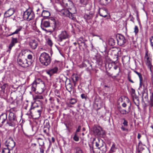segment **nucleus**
<instances>
[{"mask_svg":"<svg viewBox=\"0 0 153 153\" xmlns=\"http://www.w3.org/2000/svg\"><path fill=\"white\" fill-rule=\"evenodd\" d=\"M39 60L41 64L47 66L51 62V57L49 54L45 52L42 53L40 56Z\"/></svg>","mask_w":153,"mask_h":153,"instance_id":"1","label":"nucleus"},{"mask_svg":"<svg viewBox=\"0 0 153 153\" xmlns=\"http://www.w3.org/2000/svg\"><path fill=\"white\" fill-rule=\"evenodd\" d=\"M61 29V27L60 23L57 21H54L53 25L51 27H50V28L48 29H43V30L45 31L47 33H54L55 35L57 34V31Z\"/></svg>","mask_w":153,"mask_h":153,"instance_id":"2","label":"nucleus"},{"mask_svg":"<svg viewBox=\"0 0 153 153\" xmlns=\"http://www.w3.org/2000/svg\"><path fill=\"white\" fill-rule=\"evenodd\" d=\"M34 14L32 9L29 8L25 11L23 14V18L25 20L29 21L34 18Z\"/></svg>","mask_w":153,"mask_h":153,"instance_id":"3","label":"nucleus"},{"mask_svg":"<svg viewBox=\"0 0 153 153\" xmlns=\"http://www.w3.org/2000/svg\"><path fill=\"white\" fill-rule=\"evenodd\" d=\"M9 120L7 122L6 124L9 126H14L17 123L16 117L15 113L10 112L8 116Z\"/></svg>","mask_w":153,"mask_h":153,"instance_id":"4","label":"nucleus"},{"mask_svg":"<svg viewBox=\"0 0 153 153\" xmlns=\"http://www.w3.org/2000/svg\"><path fill=\"white\" fill-rule=\"evenodd\" d=\"M59 14L62 16L68 17L73 20H74L75 18L74 17L73 14L66 9H62L59 11Z\"/></svg>","mask_w":153,"mask_h":153,"instance_id":"5","label":"nucleus"},{"mask_svg":"<svg viewBox=\"0 0 153 153\" xmlns=\"http://www.w3.org/2000/svg\"><path fill=\"white\" fill-rule=\"evenodd\" d=\"M69 37L68 33L65 30H63L61 31L60 33L58 36L57 40L61 42L63 40L68 39Z\"/></svg>","mask_w":153,"mask_h":153,"instance_id":"6","label":"nucleus"},{"mask_svg":"<svg viewBox=\"0 0 153 153\" xmlns=\"http://www.w3.org/2000/svg\"><path fill=\"white\" fill-rule=\"evenodd\" d=\"M15 145V142L12 138H9L5 142V146L8 147L10 149L12 150Z\"/></svg>","mask_w":153,"mask_h":153,"instance_id":"7","label":"nucleus"},{"mask_svg":"<svg viewBox=\"0 0 153 153\" xmlns=\"http://www.w3.org/2000/svg\"><path fill=\"white\" fill-rule=\"evenodd\" d=\"M91 151H92L94 153H105L106 151V148L105 145H104L99 149H94L93 147H90Z\"/></svg>","mask_w":153,"mask_h":153,"instance_id":"8","label":"nucleus"},{"mask_svg":"<svg viewBox=\"0 0 153 153\" xmlns=\"http://www.w3.org/2000/svg\"><path fill=\"white\" fill-rule=\"evenodd\" d=\"M116 37L118 44L120 46H123L126 43V40L123 35L119 34L116 35Z\"/></svg>","mask_w":153,"mask_h":153,"instance_id":"9","label":"nucleus"},{"mask_svg":"<svg viewBox=\"0 0 153 153\" xmlns=\"http://www.w3.org/2000/svg\"><path fill=\"white\" fill-rule=\"evenodd\" d=\"M41 82V83L43 84L44 86V82L41 79L38 78L35 79L31 85V89L32 91L35 92L36 90V88L37 84Z\"/></svg>","mask_w":153,"mask_h":153,"instance_id":"10","label":"nucleus"},{"mask_svg":"<svg viewBox=\"0 0 153 153\" xmlns=\"http://www.w3.org/2000/svg\"><path fill=\"white\" fill-rule=\"evenodd\" d=\"M17 61L18 64L23 68H26L30 66L27 59H22L18 57Z\"/></svg>","mask_w":153,"mask_h":153,"instance_id":"11","label":"nucleus"},{"mask_svg":"<svg viewBox=\"0 0 153 153\" xmlns=\"http://www.w3.org/2000/svg\"><path fill=\"white\" fill-rule=\"evenodd\" d=\"M28 44L30 48L33 50H35L38 45L37 41L34 39H30L29 42Z\"/></svg>","mask_w":153,"mask_h":153,"instance_id":"12","label":"nucleus"},{"mask_svg":"<svg viewBox=\"0 0 153 153\" xmlns=\"http://www.w3.org/2000/svg\"><path fill=\"white\" fill-rule=\"evenodd\" d=\"M58 71V68L57 67H55L47 71L46 73L51 77L54 74H58L59 73Z\"/></svg>","mask_w":153,"mask_h":153,"instance_id":"13","label":"nucleus"},{"mask_svg":"<svg viewBox=\"0 0 153 153\" xmlns=\"http://www.w3.org/2000/svg\"><path fill=\"white\" fill-rule=\"evenodd\" d=\"M17 42H18V40L17 38L12 37L11 42L9 44L8 49L7 51V52L10 53L12 48L14 46L15 44Z\"/></svg>","mask_w":153,"mask_h":153,"instance_id":"14","label":"nucleus"},{"mask_svg":"<svg viewBox=\"0 0 153 153\" xmlns=\"http://www.w3.org/2000/svg\"><path fill=\"white\" fill-rule=\"evenodd\" d=\"M7 115L6 113H4L1 114L0 116V126L3 125L5 121L7 120Z\"/></svg>","mask_w":153,"mask_h":153,"instance_id":"15","label":"nucleus"},{"mask_svg":"<svg viewBox=\"0 0 153 153\" xmlns=\"http://www.w3.org/2000/svg\"><path fill=\"white\" fill-rule=\"evenodd\" d=\"M94 12L91 11L89 14H85L83 17L87 21L88 20L92 19L94 16Z\"/></svg>","mask_w":153,"mask_h":153,"instance_id":"16","label":"nucleus"},{"mask_svg":"<svg viewBox=\"0 0 153 153\" xmlns=\"http://www.w3.org/2000/svg\"><path fill=\"white\" fill-rule=\"evenodd\" d=\"M15 12V10L14 8H10L5 12L4 15L6 17H9L13 15Z\"/></svg>","mask_w":153,"mask_h":153,"instance_id":"17","label":"nucleus"},{"mask_svg":"<svg viewBox=\"0 0 153 153\" xmlns=\"http://www.w3.org/2000/svg\"><path fill=\"white\" fill-rule=\"evenodd\" d=\"M86 41V40L84 38L82 37H81L79 38L78 40V44L79 46H83L84 48H85L86 47V45L85 42Z\"/></svg>","mask_w":153,"mask_h":153,"instance_id":"18","label":"nucleus"},{"mask_svg":"<svg viewBox=\"0 0 153 153\" xmlns=\"http://www.w3.org/2000/svg\"><path fill=\"white\" fill-rule=\"evenodd\" d=\"M50 27V24L49 22L48 21H42L41 27L42 29H45L44 28H47Z\"/></svg>","mask_w":153,"mask_h":153,"instance_id":"19","label":"nucleus"},{"mask_svg":"<svg viewBox=\"0 0 153 153\" xmlns=\"http://www.w3.org/2000/svg\"><path fill=\"white\" fill-rule=\"evenodd\" d=\"M105 144L103 140L101 139H97V141L95 142L96 146L97 148L96 149H99Z\"/></svg>","mask_w":153,"mask_h":153,"instance_id":"20","label":"nucleus"},{"mask_svg":"<svg viewBox=\"0 0 153 153\" xmlns=\"http://www.w3.org/2000/svg\"><path fill=\"white\" fill-rule=\"evenodd\" d=\"M65 83V87L67 90H68V89H70V90H71L72 89V85L70 82V80L66 78Z\"/></svg>","mask_w":153,"mask_h":153,"instance_id":"21","label":"nucleus"},{"mask_svg":"<svg viewBox=\"0 0 153 153\" xmlns=\"http://www.w3.org/2000/svg\"><path fill=\"white\" fill-rule=\"evenodd\" d=\"M150 102L149 105L150 107H153V92L151 91L150 93Z\"/></svg>","mask_w":153,"mask_h":153,"instance_id":"22","label":"nucleus"},{"mask_svg":"<svg viewBox=\"0 0 153 153\" xmlns=\"http://www.w3.org/2000/svg\"><path fill=\"white\" fill-rule=\"evenodd\" d=\"M17 29L16 30L13 32L11 33V34L9 35V36H11L15 34H19V32L22 29V26H17Z\"/></svg>","mask_w":153,"mask_h":153,"instance_id":"23","label":"nucleus"},{"mask_svg":"<svg viewBox=\"0 0 153 153\" xmlns=\"http://www.w3.org/2000/svg\"><path fill=\"white\" fill-rule=\"evenodd\" d=\"M41 15L43 17L47 18L50 16V13L48 11L43 10L42 13Z\"/></svg>","mask_w":153,"mask_h":153,"instance_id":"24","label":"nucleus"},{"mask_svg":"<svg viewBox=\"0 0 153 153\" xmlns=\"http://www.w3.org/2000/svg\"><path fill=\"white\" fill-rule=\"evenodd\" d=\"M32 56L31 54H29L27 56V62L30 65H31L33 62V60H32Z\"/></svg>","mask_w":153,"mask_h":153,"instance_id":"25","label":"nucleus"},{"mask_svg":"<svg viewBox=\"0 0 153 153\" xmlns=\"http://www.w3.org/2000/svg\"><path fill=\"white\" fill-rule=\"evenodd\" d=\"M95 57L97 62H98V64H101L102 63L101 56L99 55H97Z\"/></svg>","mask_w":153,"mask_h":153,"instance_id":"26","label":"nucleus"},{"mask_svg":"<svg viewBox=\"0 0 153 153\" xmlns=\"http://www.w3.org/2000/svg\"><path fill=\"white\" fill-rule=\"evenodd\" d=\"M115 144L113 143L109 151L110 153L115 152L116 151L117 148L115 147Z\"/></svg>","mask_w":153,"mask_h":153,"instance_id":"27","label":"nucleus"},{"mask_svg":"<svg viewBox=\"0 0 153 153\" xmlns=\"http://www.w3.org/2000/svg\"><path fill=\"white\" fill-rule=\"evenodd\" d=\"M38 142L40 146H41L42 147H44V142L42 139L40 138H38Z\"/></svg>","mask_w":153,"mask_h":153,"instance_id":"28","label":"nucleus"},{"mask_svg":"<svg viewBox=\"0 0 153 153\" xmlns=\"http://www.w3.org/2000/svg\"><path fill=\"white\" fill-rule=\"evenodd\" d=\"M144 58L145 61L151 59L150 54H148V52L147 51L146 52Z\"/></svg>","mask_w":153,"mask_h":153,"instance_id":"29","label":"nucleus"},{"mask_svg":"<svg viewBox=\"0 0 153 153\" xmlns=\"http://www.w3.org/2000/svg\"><path fill=\"white\" fill-rule=\"evenodd\" d=\"M108 44L110 46H114L115 44V42L114 39L111 38L108 40Z\"/></svg>","mask_w":153,"mask_h":153,"instance_id":"30","label":"nucleus"},{"mask_svg":"<svg viewBox=\"0 0 153 153\" xmlns=\"http://www.w3.org/2000/svg\"><path fill=\"white\" fill-rule=\"evenodd\" d=\"M12 150L11 149H10L8 148V147L5 146L4 148L2 151V153H10V151Z\"/></svg>","mask_w":153,"mask_h":153,"instance_id":"31","label":"nucleus"},{"mask_svg":"<svg viewBox=\"0 0 153 153\" xmlns=\"http://www.w3.org/2000/svg\"><path fill=\"white\" fill-rule=\"evenodd\" d=\"M132 99L133 100L134 103V102H135V100H136L137 101V102H140V101L139 98L138 97H137L136 94L134 95L133 96H131Z\"/></svg>","mask_w":153,"mask_h":153,"instance_id":"32","label":"nucleus"},{"mask_svg":"<svg viewBox=\"0 0 153 153\" xmlns=\"http://www.w3.org/2000/svg\"><path fill=\"white\" fill-rule=\"evenodd\" d=\"M75 149V153H83L82 149L79 147H76Z\"/></svg>","mask_w":153,"mask_h":153,"instance_id":"33","label":"nucleus"},{"mask_svg":"<svg viewBox=\"0 0 153 153\" xmlns=\"http://www.w3.org/2000/svg\"><path fill=\"white\" fill-rule=\"evenodd\" d=\"M42 110V106H41L39 110H37V112L38 114L37 116L36 117V119L40 117Z\"/></svg>","mask_w":153,"mask_h":153,"instance_id":"34","label":"nucleus"},{"mask_svg":"<svg viewBox=\"0 0 153 153\" xmlns=\"http://www.w3.org/2000/svg\"><path fill=\"white\" fill-rule=\"evenodd\" d=\"M47 44L50 47L52 46L53 45V42L51 40L50 38H48L47 40Z\"/></svg>","mask_w":153,"mask_h":153,"instance_id":"35","label":"nucleus"},{"mask_svg":"<svg viewBox=\"0 0 153 153\" xmlns=\"http://www.w3.org/2000/svg\"><path fill=\"white\" fill-rule=\"evenodd\" d=\"M73 139L76 142L79 141V137L77 136V134H76V133H74V136L73 137Z\"/></svg>","mask_w":153,"mask_h":153,"instance_id":"36","label":"nucleus"},{"mask_svg":"<svg viewBox=\"0 0 153 153\" xmlns=\"http://www.w3.org/2000/svg\"><path fill=\"white\" fill-rule=\"evenodd\" d=\"M134 72L138 75L140 81H141L143 80V78L141 74L140 73L136 71H134Z\"/></svg>","mask_w":153,"mask_h":153,"instance_id":"37","label":"nucleus"},{"mask_svg":"<svg viewBox=\"0 0 153 153\" xmlns=\"http://www.w3.org/2000/svg\"><path fill=\"white\" fill-rule=\"evenodd\" d=\"M34 99H43V96L41 95H37L35 96Z\"/></svg>","mask_w":153,"mask_h":153,"instance_id":"38","label":"nucleus"},{"mask_svg":"<svg viewBox=\"0 0 153 153\" xmlns=\"http://www.w3.org/2000/svg\"><path fill=\"white\" fill-rule=\"evenodd\" d=\"M76 102V100L75 99H72L70 101V103L72 105L75 104Z\"/></svg>","mask_w":153,"mask_h":153,"instance_id":"39","label":"nucleus"},{"mask_svg":"<svg viewBox=\"0 0 153 153\" xmlns=\"http://www.w3.org/2000/svg\"><path fill=\"white\" fill-rule=\"evenodd\" d=\"M120 111V113L123 114H126L129 113V111L124 109H122Z\"/></svg>","mask_w":153,"mask_h":153,"instance_id":"40","label":"nucleus"},{"mask_svg":"<svg viewBox=\"0 0 153 153\" xmlns=\"http://www.w3.org/2000/svg\"><path fill=\"white\" fill-rule=\"evenodd\" d=\"M152 59L149 60L145 61V62L147 66L152 65Z\"/></svg>","mask_w":153,"mask_h":153,"instance_id":"41","label":"nucleus"},{"mask_svg":"<svg viewBox=\"0 0 153 153\" xmlns=\"http://www.w3.org/2000/svg\"><path fill=\"white\" fill-rule=\"evenodd\" d=\"M69 0H62V3L63 5L64 6L67 7L68 6V4L67 3V1H69Z\"/></svg>","mask_w":153,"mask_h":153,"instance_id":"42","label":"nucleus"},{"mask_svg":"<svg viewBox=\"0 0 153 153\" xmlns=\"http://www.w3.org/2000/svg\"><path fill=\"white\" fill-rule=\"evenodd\" d=\"M123 124L124 126L127 127L128 126V122L125 118H123Z\"/></svg>","mask_w":153,"mask_h":153,"instance_id":"43","label":"nucleus"},{"mask_svg":"<svg viewBox=\"0 0 153 153\" xmlns=\"http://www.w3.org/2000/svg\"><path fill=\"white\" fill-rule=\"evenodd\" d=\"M145 94V96L144 97V98L145 99H148V93L147 92H145L144 91V93H143L142 94V96H143Z\"/></svg>","mask_w":153,"mask_h":153,"instance_id":"44","label":"nucleus"},{"mask_svg":"<svg viewBox=\"0 0 153 153\" xmlns=\"http://www.w3.org/2000/svg\"><path fill=\"white\" fill-rule=\"evenodd\" d=\"M138 31L139 30L137 26H135L134 28V32L135 34H136L138 32Z\"/></svg>","mask_w":153,"mask_h":153,"instance_id":"45","label":"nucleus"},{"mask_svg":"<svg viewBox=\"0 0 153 153\" xmlns=\"http://www.w3.org/2000/svg\"><path fill=\"white\" fill-rule=\"evenodd\" d=\"M32 109V107H31L30 108V109L29 111L26 114L27 115H28V116H31V117L33 116L32 115V113L31 111V110Z\"/></svg>","mask_w":153,"mask_h":153,"instance_id":"46","label":"nucleus"},{"mask_svg":"<svg viewBox=\"0 0 153 153\" xmlns=\"http://www.w3.org/2000/svg\"><path fill=\"white\" fill-rule=\"evenodd\" d=\"M48 140L49 141L50 144L51 145L52 143H53L55 141V140L54 138L53 137H52L51 138V140L49 138H48Z\"/></svg>","mask_w":153,"mask_h":153,"instance_id":"47","label":"nucleus"},{"mask_svg":"<svg viewBox=\"0 0 153 153\" xmlns=\"http://www.w3.org/2000/svg\"><path fill=\"white\" fill-rule=\"evenodd\" d=\"M148 68L149 69L151 73H153V71L152 70V65H147Z\"/></svg>","mask_w":153,"mask_h":153,"instance_id":"48","label":"nucleus"},{"mask_svg":"<svg viewBox=\"0 0 153 153\" xmlns=\"http://www.w3.org/2000/svg\"><path fill=\"white\" fill-rule=\"evenodd\" d=\"M81 97L82 99H85L86 100L87 98V96L85 94H82L81 95Z\"/></svg>","mask_w":153,"mask_h":153,"instance_id":"49","label":"nucleus"},{"mask_svg":"<svg viewBox=\"0 0 153 153\" xmlns=\"http://www.w3.org/2000/svg\"><path fill=\"white\" fill-rule=\"evenodd\" d=\"M104 12L105 13V14L103 15L102 13H100V16H102L104 18H105L107 16V13L106 12V11H104Z\"/></svg>","mask_w":153,"mask_h":153,"instance_id":"50","label":"nucleus"},{"mask_svg":"<svg viewBox=\"0 0 153 153\" xmlns=\"http://www.w3.org/2000/svg\"><path fill=\"white\" fill-rule=\"evenodd\" d=\"M81 127L80 126H78V128L76 130V132H75V133H76V134H77V132H80L81 129Z\"/></svg>","mask_w":153,"mask_h":153,"instance_id":"51","label":"nucleus"},{"mask_svg":"<svg viewBox=\"0 0 153 153\" xmlns=\"http://www.w3.org/2000/svg\"><path fill=\"white\" fill-rule=\"evenodd\" d=\"M131 96H132L136 94L135 93V90L132 88H131Z\"/></svg>","mask_w":153,"mask_h":153,"instance_id":"52","label":"nucleus"},{"mask_svg":"<svg viewBox=\"0 0 153 153\" xmlns=\"http://www.w3.org/2000/svg\"><path fill=\"white\" fill-rule=\"evenodd\" d=\"M137 19L138 22V23L139 26H140V25H141L140 22V20L139 18V16L137 14Z\"/></svg>","mask_w":153,"mask_h":153,"instance_id":"53","label":"nucleus"},{"mask_svg":"<svg viewBox=\"0 0 153 153\" xmlns=\"http://www.w3.org/2000/svg\"><path fill=\"white\" fill-rule=\"evenodd\" d=\"M80 3L82 4H85L87 3V0H80Z\"/></svg>","mask_w":153,"mask_h":153,"instance_id":"54","label":"nucleus"},{"mask_svg":"<svg viewBox=\"0 0 153 153\" xmlns=\"http://www.w3.org/2000/svg\"><path fill=\"white\" fill-rule=\"evenodd\" d=\"M134 104L137 106L138 109H140L139 107L140 102H134Z\"/></svg>","mask_w":153,"mask_h":153,"instance_id":"55","label":"nucleus"},{"mask_svg":"<svg viewBox=\"0 0 153 153\" xmlns=\"http://www.w3.org/2000/svg\"><path fill=\"white\" fill-rule=\"evenodd\" d=\"M121 129L123 131H128V129L124 127L123 126H122L121 128Z\"/></svg>","mask_w":153,"mask_h":153,"instance_id":"56","label":"nucleus"},{"mask_svg":"<svg viewBox=\"0 0 153 153\" xmlns=\"http://www.w3.org/2000/svg\"><path fill=\"white\" fill-rule=\"evenodd\" d=\"M41 92L40 93H42L43 92H44L45 90V88L44 86L43 88H41Z\"/></svg>","mask_w":153,"mask_h":153,"instance_id":"57","label":"nucleus"},{"mask_svg":"<svg viewBox=\"0 0 153 153\" xmlns=\"http://www.w3.org/2000/svg\"><path fill=\"white\" fill-rule=\"evenodd\" d=\"M44 147H42V148H40V153H44V149H43Z\"/></svg>","mask_w":153,"mask_h":153,"instance_id":"58","label":"nucleus"},{"mask_svg":"<svg viewBox=\"0 0 153 153\" xmlns=\"http://www.w3.org/2000/svg\"><path fill=\"white\" fill-rule=\"evenodd\" d=\"M95 131L97 133H98L100 132V130L98 128H96L95 129Z\"/></svg>","mask_w":153,"mask_h":153,"instance_id":"59","label":"nucleus"},{"mask_svg":"<svg viewBox=\"0 0 153 153\" xmlns=\"http://www.w3.org/2000/svg\"><path fill=\"white\" fill-rule=\"evenodd\" d=\"M141 135L140 134L138 133L137 135V138L138 139H140V138L141 137Z\"/></svg>","mask_w":153,"mask_h":153,"instance_id":"60","label":"nucleus"},{"mask_svg":"<svg viewBox=\"0 0 153 153\" xmlns=\"http://www.w3.org/2000/svg\"><path fill=\"white\" fill-rule=\"evenodd\" d=\"M107 75L109 76H111L112 75V74H111L110 73H109V72H107V74H106Z\"/></svg>","mask_w":153,"mask_h":153,"instance_id":"61","label":"nucleus"},{"mask_svg":"<svg viewBox=\"0 0 153 153\" xmlns=\"http://www.w3.org/2000/svg\"><path fill=\"white\" fill-rule=\"evenodd\" d=\"M122 106L123 107H124V108L126 107V104L125 103H123L122 104Z\"/></svg>","mask_w":153,"mask_h":153,"instance_id":"62","label":"nucleus"},{"mask_svg":"<svg viewBox=\"0 0 153 153\" xmlns=\"http://www.w3.org/2000/svg\"><path fill=\"white\" fill-rule=\"evenodd\" d=\"M131 108V104H130V106L128 107V111H129V112L130 111Z\"/></svg>","mask_w":153,"mask_h":153,"instance_id":"63","label":"nucleus"},{"mask_svg":"<svg viewBox=\"0 0 153 153\" xmlns=\"http://www.w3.org/2000/svg\"><path fill=\"white\" fill-rule=\"evenodd\" d=\"M105 3L106 4L109 3L110 1L111 0H105Z\"/></svg>","mask_w":153,"mask_h":153,"instance_id":"64","label":"nucleus"}]
</instances>
